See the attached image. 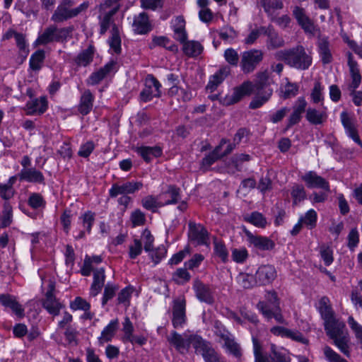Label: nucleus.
I'll use <instances>...</instances> for the list:
<instances>
[{"label":"nucleus","instance_id":"obj_38","mask_svg":"<svg viewBox=\"0 0 362 362\" xmlns=\"http://www.w3.org/2000/svg\"><path fill=\"white\" fill-rule=\"evenodd\" d=\"M319 53L324 64H328L332 61V54L329 49V42L325 37H320L317 42Z\"/></svg>","mask_w":362,"mask_h":362},{"label":"nucleus","instance_id":"obj_10","mask_svg":"<svg viewBox=\"0 0 362 362\" xmlns=\"http://www.w3.org/2000/svg\"><path fill=\"white\" fill-rule=\"evenodd\" d=\"M186 301L184 298L174 300L173 306L172 324L174 328H182L187 321Z\"/></svg>","mask_w":362,"mask_h":362},{"label":"nucleus","instance_id":"obj_47","mask_svg":"<svg viewBox=\"0 0 362 362\" xmlns=\"http://www.w3.org/2000/svg\"><path fill=\"white\" fill-rule=\"evenodd\" d=\"M291 194L293 198V204L294 205H297L306 198V192L302 185L295 184L292 187Z\"/></svg>","mask_w":362,"mask_h":362},{"label":"nucleus","instance_id":"obj_24","mask_svg":"<svg viewBox=\"0 0 362 362\" xmlns=\"http://www.w3.org/2000/svg\"><path fill=\"white\" fill-rule=\"evenodd\" d=\"M133 30L136 34L144 35L152 30L148 15L142 12L136 16L132 24Z\"/></svg>","mask_w":362,"mask_h":362},{"label":"nucleus","instance_id":"obj_30","mask_svg":"<svg viewBox=\"0 0 362 362\" xmlns=\"http://www.w3.org/2000/svg\"><path fill=\"white\" fill-rule=\"evenodd\" d=\"M94 95L90 90L87 89L83 91L80 98L78 106V112L83 115H88L92 110L94 102Z\"/></svg>","mask_w":362,"mask_h":362},{"label":"nucleus","instance_id":"obj_29","mask_svg":"<svg viewBox=\"0 0 362 362\" xmlns=\"http://www.w3.org/2000/svg\"><path fill=\"white\" fill-rule=\"evenodd\" d=\"M42 306L50 315L57 316L59 314L60 310L63 305L56 298L54 294H51L50 292H46L45 298L42 302Z\"/></svg>","mask_w":362,"mask_h":362},{"label":"nucleus","instance_id":"obj_14","mask_svg":"<svg viewBox=\"0 0 362 362\" xmlns=\"http://www.w3.org/2000/svg\"><path fill=\"white\" fill-rule=\"evenodd\" d=\"M193 289L196 297L201 302L209 305H212L214 303V293L209 285L203 284L199 279H196L193 284Z\"/></svg>","mask_w":362,"mask_h":362},{"label":"nucleus","instance_id":"obj_35","mask_svg":"<svg viewBox=\"0 0 362 362\" xmlns=\"http://www.w3.org/2000/svg\"><path fill=\"white\" fill-rule=\"evenodd\" d=\"M159 198L165 200L163 202V206L176 204L180 199V189L175 186L170 185L168 190L159 195Z\"/></svg>","mask_w":362,"mask_h":362},{"label":"nucleus","instance_id":"obj_25","mask_svg":"<svg viewBox=\"0 0 362 362\" xmlns=\"http://www.w3.org/2000/svg\"><path fill=\"white\" fill-rule=\"evenodd\" d=\"M0 303L5 307L11 309L13 313L19 317L25 315L23 306L16 300V298L9 294L0 295Z\"/></svg>","mask_w":362,"mask_h":362},{"label":"nucleus","instance_id":"obj_56","mask_svg":"<svg viewBox=\"0 0 362 362\" xmlns=\"http://www.w3.org/2000/svg\"><path fill=\"white\" fill-rule=\"evenodd\" d=\"M70 308L73 310H81L83 311H86L90 309V304L84 298L78 296L71 302Z\"/></svg>","mask_w":362,"mask_h":362},{"label":"nucleus","instance_id":"obj_3","mask_svg":"<svg viewBox=\"0 0 362 362\" xmlns=\"http://www.w3.org/2000/svg\"><path fill=\"white\" fill-rule=\"evenodd\" d=\"M276 60L284 61L291 66L308 68L312 64V57L307 54L303 46L298 45L289 49L278 51L274 54Z\"/></svg>","mask_w":362,"mask_h":362},{"label":"nucleus","instance_id":"obj_31","mask_svg":"<svg viewBox=\"0 0 362 362\" xmlns=\"http://www.w3.org/2000/svg\"><path fill=\"white\" fill-rule=\"evenodd\" d=\"M135 151L147 163L154 158L162 155V148L160 146H139L135 148Z\"/></svg>","mask_w":362,"mask_h":362},{"label":"nucleus","instance_id":"obj_52","mask_svg":"<svg viewBox=\"0 0 362 362\" xmlns=\"http://www.w3.org/2000/svg\"><path fill=\"white\" fill-rule=\"evenodd\" d=\"M257 188L262 194H265L267 192H270L272 189L273 183L269 174L261 177Z\"/></svg>","mask_w":362,"mask_h":362},{"label":"nucleus","instance_id":"obj_18","mask_svg":"<svg viewBox=\"0 0 362 362\" xmlns=\"http://www.w3.org/2000/svg\"><path fill=\"white\" fill-rule=\"evenodd\" d=\"M340 118L348 136L362 148V141L358 136L354 119L350 117L346 112H342Z\"/></svg>","mask_w":362,"mask_h":362},{"label":"nucleus","instance_id":"obj_1","mask_svg":"<svg viewBox=\"0 0 362 362\" xmlns=\"http://www.w3.org/2000/svg\"><path fill=\"white\" fill-rule=\"evenodd\" d=\"M327 335L333 340V344L346 357H350V339L346 325L339 319L332 317L324 321Z\"/></svg>","mask_w":362,"mask_h":362},{"label":"nucleus","instance_id":"obj_55","mask_svg":"<svg viewBox=\"0 0 362 362\" xmlns=\"http://www.w3.org/2000/svg\"><path fill=\"white\" fill-rule=\"evenodd\" d=\"M348 324L354 332L356 339L360 344L361 349H362V325L358 323L352 316L349 317Z\"/></svg>","mask_w":362,"mask_h":362},{"label":"nucleus","instance_id":"obj_32","mask_svg":"<svg viewBox=\"0 0 362 362\" xmlns=\"http://www.w3.org/2000/svg\"><path fill=\"white\" fill-rule=\"evenodd\" d=\"M13 37L16 40V46L22 53L27 54L28 52V46L25 40V35L14 30L8 29L3 36V40H9Z\"/></svg>","mask_w":362,"mask_h":362},{"label":"nucleus","instance_id":"obj_36","mask_svg":"<svg viewBox=\"0 0 362 362\" xmlns=\"http://www.w3.org/2000/svg\"><path fill=\"white\" fill-rule=\"evenodd\" d=\"M95 54V47L89 45L87 49L82 50L75 58V63L80 66H87L93 61Z\"/></svg>","mask_w":362,"mask_h":362},{"label":"nucleus","instance_id":"obj_20","mask_svg":"<svg viewBox=\"0 0 362 362\" xmlns=\"http://www.w3.org/2000/svg\"><path fill=\"white\" fill-rule=\"evenodd\" d=\"M245 233L250 244L257 250H270L275 245L274 241L267 237L255 235L250 231H246Z\"/></svg>","mask_w":362,"mask_h":362},{"label":"nucleus","instance_id":"obj_59","mask_svg":"<svg viewBox=\"0 0 362 362\" xmlns=\"http://www.w3.org/2000/svg\"><path fill=\"white\" fill-rule=\"evenodd\" d=\"M251 159V156L249 154L239 153L235 154L231 158V163L238 171L242 170V165L243 163L248 162Z\"/></svg>","mask_w":362,"mask_h":362},{"label":"nucleus","instance_id":"obj_48","mask_svg":"<svg viewBox=\"0 0 362 362\" xmlns=\"http://www.w3.org/2000/svg\"><path fill=\"white\" fill-rule=\"evenodd\" d=\"M237 281L244 288H250L254 286H257L255 276L247 273H240L237 276Z\"/></svg>","mask_w":362,"mask_h":362},{"label":"nucleus","instance_id":"obj_17","mask_svg":"<svg viewBox=\"0 0 362 362\" xmlns=\"http://www.w3.org/2000/svg\"><path fill=\"white\" fill-rule=\"evenodd\" d=\"M307 187L309 188H319L329 192L330 191L329 182L314 171H309L301 177Z\"/></svg>","mask_w":362,"mask_h":362},{"label":"nucleus","instance_id":"obj_6","mask_svg":"<svg viewBox=\"0 0 362 362\" xmlns=\"http://www.w3.org/2000/svg\"><path fill=\"white\" fill-rule=\"evenodd\" d=\"M252 344L255 362H291L290 357L285 352L279 350L275 344H271L270 350L273 358L270 359L263 352L262 346L257 338L252 337Z\"/></svg>","mask_w":362,"mask_h":362},{"label":"nucleus","instance_id":"obj_54","mask_svg":"<svg viewBox=\"0 0 362 362\" xmlns=\"http://www.w3.org/2000/svg\"><path fill=\"white\" fill-rule=\"evenodd\" d=\"M109 69H98L94 71L86 80L88 86H95L98 84L108 74Z\"/></svg>","mask_w":362,"mask_h":362},{"label":"nucleus","instance_id":"obj_26","mask_svg":"<svg viewBox=\"0 0 362 362\" xmlns=\"http://www.w3.org/2000/svg\"><path fill=\"white\" fill-rule=\"evenodd\" d=\"M305 118L308 122L312 124H322L327 119L326 108L316 109L314 107H308L306 110Z\"/></svg>","mask_w":362,"mask_h":362},{"label":"nucleus","instance_id":"obj_21","mask_svg":"<svg viewBox=\"0 0 362 362\" xmlns=\"http://www.w3.org/2000/svg\"><path fill=\"white\" fill-rule=\"evenodd\" d=\"M261 30L267 37V47L268 49H275L284 45V39L274 30L272 26L261 27Z\"/></svg>","mask_w":362,"mask_h":362},{"label":"nucleus","instance_id":"obj_37","mask_svg":"<svg viewBox=\"0 0 362 362\" xmlns=\"http://www.w3.org/2000/svg\"><path fill=\"white\" fill-rule=\"evenodd\" d=\"M227 143V139H222L219 145L215 148V149L210 153L209 155L205 156L202 159V166L204 168L210 167L212 164H214L216 160L221 158L222 156L221 155V149L223 147V146Z\"/></svg>","mask_w":362,"mask_h":362},{"label":"nucleus","instance_id":"obj_41","mask_svg":"<svg viewBox=\"0 0 362 362\" xmlns=\"http://www.w3.org/2000/svg\"><path fill=\"white\" fill-rule=\"evenodd\" d=\"M245 221L254 225L256 227L264 228L267 225L266 218L262 214L258 211H254L244 218Z\"/></svg>","mask_w":362,"mask_h":362},{"label":"nucleus","instance_id":"obj_28","mask_svg":"<svg viewBox=\"0 0 362 362\" xmlns=\"http://www.w3.org/2000/svg\"><path fill=\"white\" fill-rule=\"evenodd\" d=\"M257 308L268 320L274 317L279 323L283 324L285 322L284 317L280 312L279 307H278V308L272 309L266 303L259 301L257 305Z\"/></svg>","mask_w":362,"mask_h":362},{"label":"nucleus","instance_id":"obj_57","mask_svg":"<svg viewBox=\"0 0 362 362\" xmlns=\"http://www.w3.org/2000/svg\"><path fill=\"white\" fill-rule=\"evenodd\" d=\"M214 254L223 262H226L228 260V250L225 245L221 241H214Z\"/></svg>","mask_w":362,"mask_h":362},{"label":"nucleus","instance_id":"obj_5","mask_svg":"<svg viewBox=\"0 0 362 362\" xmlns=\"http://www.w3.org/2000/svg\"><path fill=\"white\" fill-rule=\"evenodd\" d=\"M73 30V26L58 28L56 25H50L39 35L36 42L39 45H47L52 42H63L71 36Z\"/></svg>","mask_w":362,"mask_h":362},{"label":"nucleus","instance_id":"obj_42","mask_svg":"<svg viewBox=\"0 0 362 362\" xmlns=\"http://www.w3.org/2000/svg\"><path fill=\"white\" fill-rule=\"evenodd\" d=\"M28 204L33 209H43L46 206V201L40 193H31L28 199Z\"/></svg>","mask_w":362,"mask_h":362},{"label":"nucleus","instance_id":"obj_8","mask_svg":"<svg viewBox=\"0 0 362 362\" xmlns=\"http://www.w3.org/2000/svg\"><path fill=\"white\" fill-rule=\"evenodd\" d=\"M142 187L143 183L141 182L128 181L122 183H114L109 189V196L115 198L118 195L134 194Z\"/></svg>","mask_w":362,"mask_h":362},{"label":"nucleus","instance_id":"obj_39","mask_svg":"<svg viewBox=\"0 0 362 362\" xmlns=\"http://www.w3.org/2000/svg\"><path fill=\"white\" fill-rule=\"evenodd\" d=\"M102 257L100 256H93L88 257L86 256L83 266L81 268V274L85 276H88L90 275V273L93 270L96 269L94 267V264H98L102 262Z\"/></svg>","mask_w":362,"mask_h":362},{"label":"nucleus","instance_id":"obj_49","mask_svg":"<svg viewBox=\"0 0 362 362\" xmlns=\"http://www.w3.org/2000/svg\"><path fill=\"white\" fill-rule=\"evenodd\" d=\"M223 346L235 357L240 358L242 355L241 349L238 343L234 340L233 335L228 337L224 341Z\"/></svg>","mask_w":362,"mask_h":362},{"label":"nucleus","instance_id":"obj_40","mask_svg":"<svg viewBox=\"0 0 362 362\" xmlns=\"http://www.w3.org/2000/svg\"><path fill=\"white\" fill-rule=\"evenodd\" d=\"M110 33L111 35L109 39L110 49L118 54L121 52V38L119 28L116 25H113Z\"/></svg>","mask_w":362,"mask_h":362},{"label":"nucleus","instance_id":"obj_53","mask_svg":"<svg viewBox=\"0 0 362 362\" xmlns=\"http://www.w3.org/2000/svg\"><path fill=\"white\" fill-rule=\"evenodd\" d=\"M12 222V207L11 206L5 202L4 204V209L2 211V216L0 221V225L2 228L8 226Z\"/></svg>","mask_w":362,"mask_h":362},{"label":"nucleus","instance_id":"obj_7","mask_svg":"<svg viewBox=\"0 0 362 362\" xmlns=\"http://www.w3.org/2000/svg\"><path fill=\"white\" fill-rule=\"evenodd\" d=\"M89 6L88 2L85 1L78 7L69 8L59 4L53 13L51 21L54 23H62L70 18H74L83 11H86Z\"/></svg>","mask_w":362,"mask_h":362},{"label":"nucleus","instance_id":"obj_11","mask_svg":"<svg viewBox=\"0 0 362 362\" xmlns=\"http://www.w3.org/2000/svg\"><path fill=\"white\" fill-rule=\"evenodd\" d=\"M160 83L152 75H148L145 80V88L141 93V99L146 102L161 95Z\"/></svg>","mask_w":362,"mask_h":362},{"label":"nucleus","instance_id":"obj_64","mask_svg":"<svg viewBox=\"0 0 362 362\" xmlns=\"http://www.w3.org/2000/svg\"><path fill=\"white\" fill-rule=\"evenodd\" d=\"M323 353L328 362H340L342 359V357L339 354L327 345L323 347Z\"/></svg>","mask_w":362,"mask_h":362},{"label":"nucleus","instance_id":"obj_19","mask_svg":"<svg viewBox=\"0 0 362 362\" xmlns=\"http://www.w3.org/2000/svg\"><path fill=\"white\" fill-rule=\"evenodd\" d=\"M197 354H200L205 362H223L221 356L215 351L211 344L203 339L199 346Z\"/></svg>","mask_w":362,"mask_h":362},{"label":"nucleus","instance_id":"obj_43","mask_svg":"<svg viewBox=\"0 0 362 362\" xmlns=\"http://www.w3.org/2000/svg\"><path fill=\"white\" fill-rule=\"evenodd\" d=\"M159 196L158 197L153 195H148L141 200V204L144 208L155 212L159 207L163 206V202L159 201Z\"/></svg>","mask_w":362,"mask_h":362},{"label":"nucleus","instance_id":"obj_61","mask_svg":"<svg viewBox=\"0 0 362 362\" xmlns=\"http://www.w3.org/2000/svg\"><path fill=\"white\" fill-rule=\"evenodd\" d=\"M82 221L83 226L86 229L87 232L90 233L92 226L95 221L94 213L88 211L84 213L80 218Z\"/></svg>","mask_w":362,"mask_h":362},{"label":"nucleus","instance_id":"obj_50","mask_svg":"<svg viewBox=\"0 0 362 362\" xmlns=\"http://www.w3.org/2000/svg\"><path fill=\"white\" fill-rule=\"evenodd\" d=\"M299 219L308 228L313 229L316 226L317 215L314 209H310L305 213L304 216L300 217Z\"/></svg>","mask_w":362,"mask_h":362},{"label":"nucleus","instance_id":"obj_45","mask_svg":"<svg viewBox=\"0 0 362 362\" xmlns=\"http://www.w3.org/2000/svg\"><path fill=\"white\" fill-rule=\"evenodd\" d=\"M319 304L320 313L324 321L332 317H334V312L329 305V300L327 297L323 296L322 298H321Z\"/></svg>","mask_w":362,"mask_h":362},{"label":"nucleus","instance_id":"obj_23","mask_svg":"<svg viewBox=\"0 0 362 362\" xmlns=\"http://www.w3.org/2000/svg\"><path fill=\"white\" fill-rule=\"evenodd\" d=\"M18 177L21 181L38 184L45 183V177L42 173L35 168H23L18 174Z\"/></svg>","mask_w":362,"mask_h":362},{"label":"nucleus","instance_id":"obj_34","mask_svg":"<svg viewBox=\"0 0 362 362\" xmlns=\"http://www.w3.org/2000/svg\"><path fill=\"white\" fill-rule=\"evenodd\" d=\"M229 74L230 71L228 69H218L214 74L211 76L206 88L211 92H214Z\"/></svg>","mask_w":362,"mask_h":362},{"label":"nucleus","instance_id":"obj_4","mask_svg":"<svg viewBox=\"0 0 362 362\" xmlns=\"http://www.w3.org/2000/svg\"><path fill=\"white\" fill-rule=\"evenodd\" d=\"M203 339L199 335L192 334L190 332H185L181 334L175 331H172L167 337L170 345L181 354H186L191 345L196 351Z\"/></svg>","mask_w":362,"mask_h":362},{"label":"nucleus","instance_id":"obj_58","mask_svg":"<svg viewBox=\"0 0 362 362\" xmlns=\"http://www.w3.org/2000/svg\"><path fill=\"white\" fill-rule=\"evenodd\" d=\"M133 293V288L127 286L122 289L118 293L117 303L118 304H124L126 306L129 305V300Z\"/></svg>","mask_w":362,"mask_h":362},{"label":"nucleus","instance_id":"obj_15","mask_svg":"<svg viewBox=\"0 0 362 362\" xmlns=\"http://www.w3.org/2000/svg\"><path fill=\"white\" fill-rule=\"evenodd\" d=\"M264 52L260 49H252L241 54L240 64L243 68L255 67L261 63Z\"/></svg>","mask_w":362,"mask_h":362},{"label":"nucleus","instance_id":"obj_2","mask_svg":"<svg viewBox=\"0 0 362 362\" xmlns=\"http://www.w3.org/2000/svg\"><path fill=\"white\" fill-rule=\"evenodd\" d=\"M272 83H274V79L272 72L265 69L258 74L255 83L253 84L254 90L257 91V94L250 102V108L257 109L269 100L273 93L269 86Z\"/></svg>","mask_w":362,"mask_h":362},{"label":"nucleus","instance_id":"obj_51","mask_svg":"<svg viewBox=\"0 0 362 362\" xmlns=\"http://www.w3.org/2000/svg\"><path fill=\"white\" fill-rule=\"evenodd\" d=\"M319 252L321 259L323 260L326 266H329L334 261L333 250L332 249L325 244L319 247Z\"/></svg>","mask_w":362,"mask_h":362},{"label":"nucleus","instance_id":"obj_62","mask_svg":"<svg viewBox=\"0 0 362 362\" xmlns=\"http://www.w3.org/2000/svg\"><path fill=\"white\" fill-rule=\"evenodd\" d=\"M214 329V334L223 341L232 335L219 321H215Z\"/></svg>","mask_w":362,"mask_h":362},{"label":"nucleus","instance_id":"obj_46","mask_svg":"<svg viewBox=\"0 0 362 362\" xmlns=\"http://www.w3.org/2000/svg\"><path fill=\"white\" fill-rule=\"evenodd\" d=\"M176 21L177 23L174 28V38L181 43H185L187 39V33L185 30V21L181 17L177 18Z\"/></svg>","mask_w":362,"mask_h":362},{"label":"nucleus","instance_id":"obj_22","mask_svg":"<svg viewBox=\"0 0 362 362\" xmlns=\"http://www.w3.org/2000/svg\"><path fill=\"white\" fill-rule=\"evenodd\" d=\"M47 100L46 97L42 96L40 98L32 99L27 102L25 109L27 115H42L47 110Z\"/></svg>","mask_w":362,"mask_h":362},{"label":"nucleus","instance_id":"obj_60","mask_svg":"<svg viewBox=\"0 0 362 362\" xmlns=\"http://www.w3.org/2000/svg\"><path fill=\"white\" fill-rule=\"evenodd\" d=\"M117 289L118 287L117 286L110 282L105 285L102 300V304L103 305H105L109 300L114 297Z\"/></svg>","mask_w":362,"mask_h":362},{"label":"nucleus","instance_id":"obj_44","mask_svg":"<svg viewBox=\"0 0 362 362\" xmlns=\"http://www.w3.org/2000/svg\"><path fill=\"white\" fill-rule=\"evenodd\" d=\"M203 47L202 45L196 41H187L184 43L183 51L190 57H196L200 54Z\"/></svg>","mask_w":362,"mask_h":362},{"label":"nucleus","instance_id":"obj_27","mask_svg":"<svg viewBox=\"0 0 362 362\" xmlns=\"http://www.w3.org/2000/svg\"><path fill=\"white\" fill-rule=\"evenodd\" d=\"M93 281L90 288V296H96L104 286L105 274L104 268H100L93 270Z\"/></svg>","mask_w":362,"mask_h":362},{"label":"nucleus","instance_id":"obj_16","mask_svg":"<svg viewBox=\"0 0 362 362\" xmlns=\"http://www.w3.org/2000/svg\"><path fill=\"white\" fill-rule=\"evenodd\" d=\"M293 15L296 19L298 25L306 33H315L316 27L313 21L307 16L304 8L299 6H295L293 9Z\"/></svg>","mask_w":362,"mask_h":362},{"label":"nucleus","instance_id":"obj_9","mask_svg":"<svg viewBox=\"0 0 362 362\" xmlns=\"http://www.w3.org/2000/svg\"><path fill=\"white\" fill-rule=\"evenodd\" d=\"M254 91V86L251 81H247L240 86L235 87L231 95L224 98L223 103L226 105H233L240 101L245 96L250 95Z\"/></svg>","mask_w":362,"mask_h":362},{"label":"nucleus","instance_id":"obj_33","mask_svg":"<svg viewBox=\"0 0 362 362\" xmlns=\"http://www.w3.org/2000/svg\"><path fill=\"white\" fill-rule=\"evenodd\" d=\"M119 322L117 319L111 320L110 322L103 329L100 336L98 337V343L103 345L110 341L118 328Z\"/></svg>","mask_w":362,"mask_h":362},{"label":"nucleus","instance_id":"obj_63","mask_svg":"<svg viewBox=\"0 0 362 362\" xmlns=\"http://www.w3.org/2000/svg\"><path fill=\"white\" fill-rule=\"evenodd\" d=\"M142 252V243L139 239H134V242L129 247V257L130 259H135Z\"/></svg>","mask_w":362,"mask_h":362},{"label":"nucleus","instance_id":"obj_13","mask_svg":"<svg viewBox=\"0 0 362 362\" xmlns=\"http://www.w3.org/2000/svg\"><path fill=\"white\" fill-rule=\"evenodd\" d=\"M276 276L275 267L270 264L260 266L255 274L257 286H264L271 284L276 279Z\"/></svg>","mask_w":362,"mask_h":362},{"label":"nucleus","instance_id":"obj_12","mask_svg":"<svg viewBox=\"0 0 362 362\" xmlns=\"http://www.w3.org/2000/svg\"><path fill=\"white\" fill-rule=\"evenodd\" d=\"M188 236L191 241L196 243L197 245H208L209 233L201 224L189 222Z\"/></svg>","mask_w":362,"mask_h":362}]
</instances>
